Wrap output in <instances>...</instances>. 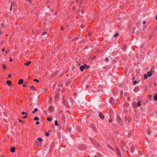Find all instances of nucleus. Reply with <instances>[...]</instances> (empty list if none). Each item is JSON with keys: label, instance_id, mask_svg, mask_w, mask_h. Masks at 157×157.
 Masks as SVG:
<instances>
[{"label": "nucleus", "instance_id": "1", "mask_svg": "<svg viewBox=\"0 0 157 157\" xmlns=\"http://www.w3.org/2000/svg\"><path fill=\"white\" fill-rule=\"evenodd\" d=\"M42 141V139L41 138H38L36 141V145L38 147L41 146V143Z\"/></svg>", "mask_w": 157, "mask_h": 157}, {"label": "nucleus", "instance_id": "2", "mask_svg": "<svg viewBox=\"0 0 157 157\" xmlns=\"http://www.w3.org/2000/svg\"><path fill=\"white\" fill-rule=\"evenodd\" d=\"M89 67V66H87L86 64H85L83 65H81L80 67V71H82L84 69H86L88 68Z\"/></svg>", "mask_w": 157, "mask_h": 157}, {"label": "nucleus", "instance_id": "3", "mask_svg": "<svg viewBox=\"0 0 157 157\" xmlns=\"http://www.w3.org/2000/svg\"><path fill=\"white\" fill-rule=\"evenodd\" d=\"M99 116L102 119H103L104 118V116L103 115V114L101 113H99Z\"/></svg>", "mask_w": 157, "mask_h": 157}, {"label": "nucleus", "instance_id": "4", "mask_svg": "<svg viewBox=\"0 0 157 157\" xmlns=\"http://www.w3.org/2000/svg\"><path fill=\"white\" fill-rule=\"evenodd\" d=\"M15 147H13L10 149V151L11 152L14 153L15 152Z\"/></svg>", "mask_w": 157, "mask_h": 157}, {"label": "nucleus", "instance_id": "5", "mask_svg": "<svg viewBox=\"0 0 157 157\" xmlns=\"http://www.w3.org/2000/svg\"><path fill=\"white\" fill-rule=\"evenodd\" d=\"M24 82V80L23 79H20L18 81V84L19 85H21Z\"/></svg>", "mask_w": 157, "mask_h": 157}, {"label": "nucleus", "instance_id": "6", "mask_svg": "<svg viewBox=\"0 0 157 157\" xmlns=\"http://www.w3.org/2000/svg\"><path fill=\"white\" fill-rule=\"evenodd\" d=\"M31 63V61H29L27 62L26 63H24V65L26 66H29Z\"/></svg>", "mask_w": 157, "mask_h": 157}, {"label": "nucleus", "instance_id": "7", "mask_svg": "<svg viewBox=\"0 0 157 157\" xmlns=\"http://www.w3.org/2000/svg\"><path fill=\"white\" fill-rule=\"evenodd\" d=\"M6 82V83L8 85H11L12 84V82H11V81L10 80H8V81H7Z\"/></svg>", "mask_w": 157, "mask_h": 157}, {"label": "nucleus", "instance_id": "8", "mask_svg": "<svg viewBox=\"0 0 157 157\" xmlns=\"http://www.w3.org/2000/svg\"><path fill=\"white\" fill-rule=\"evenodd\" d=\"M30 89L32 90H36V89L35 88V87L33 86H30Z\"/></svg>", "mask_w": 157, "mask_h": 157}, {"label": "nucleus", "instance_id": "9", "mask_svg": "<svg viewBox=\"0 0 157 157\" xmlns=\"http://www.w3.org/2000/svg\"><path fill=\"white\" fill-rule=\"evenodd\" d=\"M154 99L155 101H157V94L154 95Z\"/></svg>", "mask_w": 157, "mask_h": 157}, {"label": "nucleus", "instance_id": "10", "mask_svg": "<svg viewBox=\"0 0 157 157\" xmlns=\"http://www.w3.org/2000/svg\"><path fill=\"white\" fill-rule=\"evenodd\" d=\"M2 67H3V69L4 70H6V65L4 64H3L2 65Z\"/></svg>", "mask_w": 157, "mask_h": 157}, {"label": "nucleus", "instance_id": "11", "mask_svg": "<svg viewBox=\"0 0 157 157\" xmlns=\"http://www.w3.org/2000/svg\"><path fill=\"white\" fill-rule=\"evenodd\" d=\"M148 99L150 100H151V99H152V96L151 95H148Z\"/></svg>", "mask_w": 157, "mask_h": 157}, {"label": "nucleus", "instance_id": "12", "mask_svg": "<svg viewBox=\"0 0 157 157\" xmlns=\"http://www.w3.org/2000/svg\"><path fill=\"white\" fill-rule=\"evenodd\" d=\"M152 75V74L151 72H148L147 74V75L148 77H150Z\"/></svg>", "mask_w": 157, "mask_h": 157}, {"label": "nucleus", "instance_id": "13", "mask_svg": "<svg viewBox=\"0 0 157 157\" xmlns=\"http://www.w3.org/2000/svg\"><path fill=\"white\" fill-rule=\"evenodd\" d=\"M38 111V109L37 108H35L34 109V110L33 111V113H34L36 112H37Z\"/></svg>", "mask_w": 157, "mask_h": 157}, {"label": "nucleus", "instance_id": "14", "mask_svg": "<svg viewBox=\"0 0 157 157\" xmlns=\"http://www.w3.org/2000/svg\"><path fill=\"white\" fill-rule=\"evenodd\" d=\"M34 120L38 121L39 120V118L38 117H36L34 118Z\"/></svg>", "mask_w": 157, "mask_h": 157}, {"label": "nucleus", "instance_id": "15", "mask_svg": "<svg viewBox=\"0 0 157 157\" xmlns=\"http://www.w3.org/2000/svg\"><path fill=\"white\" fill-rule=\"evenodd\" d=\"M47 120L48 121H51L52 120V119L50 117H48L47 118Z\"/></svg>", "mask_w": 157, "mask_h": 157}, {"label": "nucleus", "instance_id": "16", "mask_svg": "<svg viewBox=\"0 0 157 157\" xmlns=\"http://www.w3.org/2000/svg\"><path fill=\"white\" fill-rule=\"evenodd\" d=\"M55 125L56 126L58 125V123L57 121V120L55 121Z\"/></svg>", "mask_w": 157, "mask_h": 157}, {"label": "nucleus", "instance_id": "17", "mask_svg": "<svg viewBox=\"0 0 157 157\" xmlns=\"http://www.w3.org/2000/svg\"><path fill=\"white\" fill-rule=\"evenodd\" d=\"M22 114L23 115L24 114H26V115H27L28 114V113L27 112H22Z\"/></svg>", "mask_w": 157, "mask_h": 157}, {"label": "nucleus", "instance_id": "18", "mask_svg": "<svg viewBox=\"0 0 157 157\" xmlns=\"http://www.w3.org/2000/svg\"><path fill=\"white\" fill-rule=\"evenodd\" d=\"M137 105L139 107H140L141 106V104L139 101L137 102Z\"/></svg>", "mask_w": 157, "mask_h": 157}, {"label": "nucleus", "instance_id": "19", "mask_svg": "<svg viewBox=\"0 0 157 157\" xmlns=\"http://www.w3.org/2000/svg\"><path fill=\"white\" fill-rule=\"evenodd\" d=\"M13 6V4H12L11 5V7H10V10L11 11L12 9V7Z\"/></svg>", "mask_w": 157, "mask_h": 157}, {"label": "nucleus", "instance_id": "20", "mask_svg": "<svg viewBox=\"0 0 157 157\" xmlns=\"http://www.w3.org/2000/svg\"><path fill=\"white\" fill-rule=\"evenodd\" d=\"M118 35V33H116L115 35H114L113 36L114 37H116Z\"/></svg>", "mask_w": 157, "mask_h": 157}, {"label": "nucleus", "instance_id": "21", "mask_svg": "<svg viewBox=\"0 0 157 157\" xmlns=\"http://www.w3.org/2000/svg\"><path fill=\"white\" fill-rule=\"evenodd\" d=\"M46 135L47 136H48L50 135L49 132H47L46 133Z\"/></svg>", "mask_w": 157, "mask_h": 157}, {"label": "nucleus", "instance_id": "22", "mask_svg": "<svg viewBox=\"0 0 157 157\" xmlns=\"http://www.w3.org/2000/svg\"><path fill=\"white\" fill-rule=\"evenodd\" d=\"M19 121L20 122H22L23 123H25V122L24 121H23L20 119H19Z\"/></svg>", "mask_w": 157, "mask_h": 157}, {"label": "nucleus", "instance_id": "23", "mask_svg": "<svg viewBox=\"0 0 157 157\" xmlns=\"http://www.w3.org/2000/svg\"><path fill=\"white\" fill-rule=\"evenodd\" d=\"M47 34V32H44L43 33V36L46 35Z\"/></svg>", "mask_w": 157, "mask_h": 157}, {"label": "nucleus", "instance_id": "24", "mask_svg": "<svg viewBox=\"0 0 157 157\" xmlns=\"http://www.w3.org/2000/svg\"><path fill=\"white\" fill-rule=\"evenodd\" d=\"M27 117V115L25 114V116H24L23 117H22V118L24 119L26 118Z\"/></svg>", "mask_w": 157, "mask_h": 157}, {"label": "nucleus", "instance_id": "25", "mask_svg": "<svg viewBox=\"0 0 157 157\" xmlns=\"http://www.w3.org/2000/svg\"><path fill=\"white\" fill-rule=\"evenodd\" d=\"M34 81L35 82H39V81L38 79H34Z\"/></svg>", "mask_w": 157, "mask_h": 157}, {"label": "nucleus", "instance_id": "26", "mask_svg": "<svg viewBox=\"0 0 157 157\" xmlns=\"http://www.w3.org/2000/svg\"><path fill=\"white\" fill-rule=\"evenodd\" d=\"M147 75H144V78L145 79H147Z\"/></svg>", "mask_w": 157, "mask_h": 157}, {"label": "nucleus", "instance_id": "27", "mask_svg": "<svg viewBox=\"0 0 157 157\" xmlns=\"http://www.w3.org/2000/svg\"><path fill=\"white\" fill-rule=\"evenodd\" d=\"M109 60V59L108 58H106L105 59V61H106V62H107Z\"/></svg>", "mask_w": 157, "mask_h": 157}, {"label": "nucleus", "instance_id": "28", "mask_svg": "<svg viewBox=\"0 0 157 157\" xmlns=\"http://www.w3.org/2000/svg\"><path fill=\"white\" fill-rule=\"evenodd\" d=\"M23 86L24 87H26V86H27V84H26V83H24V84H23Z\"/></svg>", "mask_w": 157, "mask_h": 157}, {"label": "nucleus", "instance_id": "29", "mask_svg": "<svg viewBox=\"0 0 157 157\" xmlns=\"http://www.w3.org/2000/svg\"><path fill=\"white\" fill-rule=\"evenodd\" d=\"M47 90L46 89H44L43 91L44 92H45L47 91Z\"/></svg>", "mask_w": 157, "mask_h": 157}, {"label": "nucleus", "instance_id": "30", "mask_svg": "<svg viewBox=\"0 0 157 157\" xmlns=\"http://www.w3.org/2000/svg\"><path fill=\"white\" fill-rule=\"evenodd\" d=\"M11 76H11V75L10 74L8 75V78H10L11 77Z\"/></svg>", "mask_w": 157, "mask_h": 157}, {"label": "nucleus", "instance_id": "31", "mask_svg": "<svg viewBox=\"0 0 157 157\" xmlns=\"http://www.w3.org/2000/svg\"><path fill=\"white\" fill-rule=\"evenodd\" d=\"M27 2L29 3H30L31 2V0H27Z\"/></svg>", "mask_w": 157, "mask_h": 157}, {"label": "nucleus", "instance_id": "32", "mask_svg": "<svg viewBox=\"0 0 157 157\" xmlns=\"http://www.w3.org/2000/svg\"><path fill=\"white\" fill-rule=\"evenodd\" d=\"M12 61V59L10 57L9 61H10V62H11Z\"/></svg>", "mask_w": 157, "mask_h": 157}, {"label": "nucleus", "instance_id": "33", "mask_svg": "<svg viewBox=\"0 0 157 157\" xmlns=\"http://www.w3.org/2000/svg\"><path fill=\"white\" fill-rule=\"evenodd\" d=\"M2 27H3V26L5 25V24L3 23H2L1 24Z\"/></svg>", "mask_w": 157, "mask_h": 157}, {"label": "nucleus", "instance_id": "34", "mask_svg": "<svg viewBox=\"0 0 157 157\" xmlns=\"http://www.w3.org/2000/svg\"><path fill=\"white\" fill-rule=\"evenodd\" d=\"M39 123H40V122H38V121H37V122H36V124H37V125L39 124Z\"/></svg>", "mask_w": 157, "mask_h": 157}, {"label": "nucleus", "instance_id": "35", "mask_svg": "<svg viewBox=\"0 0 157 157\" xmlns=\"http://www.w3.org/2000/svg\"><path fill=\"white\" fill-rule=\"evenodd\" d=\"M113 98H110V101H113Z\"/></svg>", "mask_w": 157, "mask_h": 157}, {"label": "nucleus", "instance_id": "36", "mask_svg": "<svg viewBox=\"0 0 157 157\" xmlns=\"http://www.w3.org/2000/svg\"><path fill=\"white\" fill-rule=\"evenodd\" d=\"M44 112L46 114V115L47 114V113L46 111L44 110Z\"/></svg>", "mask_w": 157, "mask_h": 157}, {"label": "nucleus", "instance_id": "37", "mask_svg": "<svg viewBox=\"0 0 157 157\" xmlns=\"http://www.w3.org/2000/svg\"><path fill=\"white\" fill-rule=\"evenodd\" d=\"M143 24H144L146 23V21H144L143 22Z\"/></svg>", "mask_w": 157, "mask_h": 157}, {"label": "nucleus", "instance_id": "38", "mask_svg": "<svg viewBox=\"0 0 157 157\" xmlns=\"http://www.w3.org/2000/svg\"><path fill=\"white\" fill-rule=\"evenodd\" d=\"M136 83H137V81H135L134 82V84H136Z\"/></svg>", "mask_w": 157, "mask_h": 157}, {"label": "nucleus", "instance_id": "39", "mask_svg": "<svg viewBox=\"0 0 157 157\" xmlns=\"http://www.w3.org/2000/svg\"><path fill=\"white\" fill-rule=\"evenodd\" d=\"M112 122V121L111 120H109V122L110 123H111Z\"/></svg>", "mask_w": 157, "mask_h": 157}, {"label": "nucleus", "instance_id": "40", "mask_svg": "<svg viewBox=\"0 0 157 157\" xmlns=\"http://www.w3.org/2000/svg\"><path fill=\"white\" fill-rule=\"evenodd\" d=\"M2 52H4L5 51V50H4V48H3L2 50Z\"/></svg>", "mask_w": 157, "mask_h": 157}, {"label": "nucleus", "instance_id": "41", "mask_svg": "<svg viewBox=\"0 0 157 157\" xmlns=\"http://www.w3.org/2000/svg\"><path fill=\"white\" fill-rule=\"evenodd\" d=\"M156 19L157 20V15H156Z\"/></svg>", "mask_w": 157, "mask_h": 157}, {"label": "nucleus", "instance_id": "42", "mask_svg": "<svg viewBox=\"0 0 157 157\" xmlns=\"http://www.w3.org/2000/svg\"><path fill=\"white\" fill-rule=\"evenodd\" d=\"M81 28H83V26H81Z\"/></svg>", "mask_w": 157, "mask_h": 157}, {"label": "nucleus", "instance_id": "43", "mask_svg": "<svg viewBox=\"0 0 157 157\" xmlns=\"http://www.w3.org/2000/svg\"><path fill=\"white\" fill-rule=\"evenodd\" d=\"M6 53H7L8 52L7 51H5Z\"/></svg>", "mask_w": 157, "mask_h": 157}, {"label": "nucleus", "instance_id": "44", "mask_svg": "<svg viewBox=\"0 0 157 157\" xmlns=\"http://www.w3.org/2000/svg\"><path fill=\"white\" fill-rule=\"evenodd\" d=\"M156 84L155 83H154V85L156 86Z\"/></svg>", "mask_w": 157, "mask_h": 157}, {"label": "nucleus", "instance_id": "45", "mask_svg": "<svg viewBox=\"0 0 157 157\" xmlns=\"http://www.w3.org/2000/svg\"><path fill=\"white\" fill-rule=\"evenodd\" d=\"M61 29H62V30H63V28H62V27H61Z\"/></svg>", "mask_w": 157, "mask_h": 157}, {"label": "nucleus", "instance_id": "46", "mask_svg": "<svg viewBox=\"0 0 157 157\" xmlns=\"http://www.w3.org/2000/svg\"><path fill=\"white\" fill-rule=\"evenodd\" d=\"M108 147H110V146L109 145H108Z\"/></svg>", "mask_w": 157, "mask_h": 157}, {"label": "nucleus", "instance_id": "47", "mask_svg": "<svg viewBox=\"0 0 157 157\" xmlns=\"http://www.w3.org/2000/svg\"><path fill=\"white\" fill-rule=\"evenodd\" d=\"M156 113L157 114V110L156 111Z\"/></svg>", "mask_w": 157, "mask_h": 157}, {"label": "nucleus", "instance_id": "48", "mask_svg": "<svg viewBox=\"0 0 157 157\" xmlns=\"http://www.w3.org/2000/svg\"><path fill=\"white\" fill-rule=\"evenodd\" d=\"M74 95H75V94L74 93Z\"/></svg>", "mask_w": 157, "mask_h": 157}, {"label": "nucleus", "instance_id": "49", "mask_svg": "<svg viewBox=\"0 0 157 157\" xmlns=\"http://www.w3.org/2000/svg\"><path fill=\"white\" fill-rule=\"evenodd\" d=\"M6 36H8V35H7H7H6Z\"/></svg>", "mask_w": 157, "mask_h": 157}, {"label": "nucleus", "instance_id": "50", "mask_svg": "<svg viewBox=\"0 0 157 157\" xmlns=\"http://www.w3.org/2000/svg\"><path fill=\"white\" fill-rule=\"evenodd\" d=\"M5 140H4L3 142H5Z\"/></svg>", "mask_w": 157, "mask_h": 157}, {"label": "nucleus", "instance_id": "51", "mask_svg": "<svg viewBox=\"0 0 157 157\" xmlns=\"http://www.w3.org/2000/svg\"><path fill=\"white\" fill-rule=\"evenodd\" d=\"M89 35H90V34L89 33Z\"/></svg>", "mask_w": 157, "mask_h": 157}, {"label": "nucleus", "instance_id": "52", "mask_svg": "<svg viewBox=\"0 0 157 157\" xmlns=\"http://www.w3.org/2000/svg\"><path fill=\"white\" fill-rule=\"evenodd\" d=\"M1 34V32H0V34Z\"/></svg>", "mask_w": 157, "mask_h": 157}, {"label": "nucleus", "instance_id": "53", "mask_svg": "<svg viewBox=\"0 0 157 157\" xmlns=\"http://www.w3.org/2000/svg\"><path fill=\"white\" fill-rule=\"evenodd\" d=\"M149 132H148V133H149Z\"/></svg>", "mask_w": 157, "mask_h": 157}, {"label": "nucleus", "instance_id": "54", "mask_svg": "<svg viewBox=\"0 0 157 157\" xmlns=\"http://www.w3.org/2000/svg\"><path fill=\"white\" fill-rule=\"evenodd\" d=\"M149 132H148V133H149Z\"/></svg>", "mask_w": 157, "mask_h": 157}]
</instances>
